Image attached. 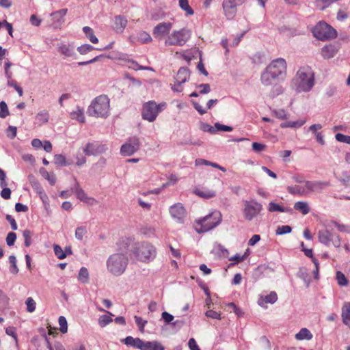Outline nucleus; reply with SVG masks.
Listing matches in <instances>:
<instances>
[{"label": "nucleus", "instance_id": "f257e3e1", "mask_svg": "<svg viewBox=\"0 0 350 350\" xmlns=\"http://www.w3.org/2000/svg\"><path fill=\"white\" fill-rule=\"evenodd\" d=\"M286 75V62L283 58L273 60L260 75L261 83L265 86L273 85L283 81Z\"/></svg>", "mask_w": 350, "mask_h": 350}, {"label": "nucleus", "instance_id": "f03ea898", "mask_svg": "<svg viewBox=\"0 0 350 350\" xmlns=\"http://www.w3.org/2000/svg\"><path fill=\"white\" fill-rule=\"evenodd\" d=\"M297 92H308L314 85V73L309 67H302L293 80Z\"/></svg>", "mask_w": 350, "mask_h": 350}, {"label": "nucleus", "instance_id": "7ed1b4c3", "mask_svg": "<svg viewBox=\"0 0 350 350\" xmlns=\"http://www.w3.org/2000/svg\"><path fill=\"white\" fill-rule=\"evenodd\" d=\"M131 253L137 260L143 262H149L153 260L157 256L156 248L147 242L133 244Z\"/></svg>", "mask_w": 350, "mask_h": 350}, {"label": "nucleus", "instance_id": "20e7f679", "mask_svg": "<svg viewBox=\"0 0 350 350\" xmlns=\"http://www.w3.org/2000/svg\"><path fill=\"white\" fill-rule=\"evenodd\" d=\"M109 98L106 95H100L92 100L87 113L90 116L106 118L109 113Z\"/></svg>", "mask_w": 350, "mask_h": 350}, {"label": "nucleus", "instance_id": "39448f33", "mask_svg": "<svg viewBox=\"0 0 350 350\" xmlns=\"http://www.w3.org/2000/svg\"><path fill=\"white\" fill-rule=\"evenodd\" d=\"M129 259L125 254L116 253L109 256L107 260V269L115 276H120L125 271Z\"/></svg>", "mask_w": 350, "mask_h": 350}, {"label": "nucleus", "instance_id": "423d86ee", "mask_svg": "<svg viewBox=\"0 0 350 350\" xmlns=\"http://www.w3.org/2000/svg\"><path fill=\"white\" fill-rule=\"evenodd\" d=\"M221 221V213L219 211H214L199 219L196 222L195 228L198 233L206 232L217 226Z\"/></svg>", "mask_w": 350, "mask_h": 350}, {"label": "nucleus", "instance_id": "0eeeda50", "mask_svg": "<svg viewBox=\"0 0 350 350\" xmlns=\"http://www.w3.org/2000/svg\"><path fill=\"white\" fill-rule=\"evenodd\" d=\"M262 210V205L255 200L243 201L242 213L244 219L247 221H252L256 219Z\"/></svg>", "mask_w": 350, "mask_h": 350}, {"label": "nucleus", "instance_id": "6e6552de", "mask_svg": "<svg viewBox=\"0 0 350 350\" xmlns=\"http://www.w3.org/2000/svg\"><path fill=\"white\" fill-rule=\"evenodd\" d=\"M313 35L320 40H327L335 38L337 36L336 31L325 22H319L313 29Z\"/></svg>", "mask_w": 350, "mask_h": 350}, {"label": "nucleus", "instance_id": "1a4fd4ad", "mask_svg": "<svg viewBox=\"0 0 350 350\" xmlns=\"http://www.w3.org/2000/svg\"><path fill=\"white\" fill-rule=\"evenodd\" d=\"M191 32L189 29L183 28L178 31H174L165 40V45L183 46L190 38Z\"/></svg>", "mask_w": 350, "mask_h": 350}, {"label": "nucleus", "instance_id": "9d476101", "mask_svg": "<svg viewBox=\"0 0 350 350\" xmlns=\"http://www.w3.org/2000/svg\"><path fill=\"white\" fill-rule=\"evenodd\" d=\"M165 106V103L157 105L154 101L151 100L146 103L143 105L142 116L143 119L150 122L155 120L159 113L161 111V107Z\"/></svg>", "mask_w": 350, "mask_h": 350}, {"label": "nucleus", "instance_id": "9b49d317", "mask_svg": "<svg viewBox=\"0 0 350 350\" xmlns=\"http://www.w3.org/2000/svg\"><path fill=\"white\" fill-rule=\"evenodd\" d=\"M331 225L327 224L325 229L321 230L318 232V239L319 241L329 246L331 243L336 247H340V239L338 234H335L332 233L329 228H331Z\"/></svg>", "mask_w": 350, "mask_h": 350}, {"label": "nucleus", "instance_id": "f8f14e48", "mask_svg": "<svg viewBox=\"0 0 350 350\" xmlns=\"http://www.w3.org/2000/svg\"><path fill=\"white\" fill-rule=\"evenodd\" d=\"M140 146L139 139L137 137L128 139L126 143L120 148V154L124 157H129L136 152Z\"/></svg>", "mask_w": 350, "mask_h": 350}, {"label": "nucleus", "instance_id": "ddd939ff", "mask_svg": "<svg viewBox=\"0 0 350 350\" xmlns=\"http://www.w3.org/2000/svg\"><path fill=\"white\" fill-rule=\"evenodd\" d=\"M246 0H224L222 7L225 16L228 19H232L237 14V7L242 5Z\"/></svg>", "mask_w": 350, "mask_h": 350}, {"label": "nucleus", "instance_id": "4468645a", "mask_svg": "<svg viewBox=\"0 0 350 350\" xmlns=\"http://www.w3.org/2000/svg\"><path fill=\"white\" fill-rule=\"evenodd\" d=\"M108 150L106 144L95 143H88L83 148V152L87 156L97 155L105 152Z\"/></svg>", "mask_w": 350, "mask_h": 350}, {"label": "nucleus", "instance_id": "2eb2a0df", "mask_svg": "<svg viewBox=\"0 0 350 350\" xmlns=\"http://www.w3.org/2000/svg\"><path fill=\"white\" fill-rule=\"evenodd\" d=\"M170 213L171 217L178 223H183L186 211L180 203H177L170 208Z\"/></svg>", "mask_w": 350, "mask_h": 350}, {"label": "nucleus", "instance_id": "dca6fc26", "mask_svg": "<svg viewBox=\"0 0 350 350\" xmlns=\"http://www.w3.org/2000/svg\"><path fill=\"white\" fill-rule=\"evenodd\" d=\"M330 185L328 181H309L305 182L306 194L310 192H321L325 187Z\"/></svg>", "mask_w": 350, "mask_h": 350}, {"label": "nucleus", "instance_id": "f3484780", "mask_svg": "<svg viewBox=\"0 0 350 350\" xmlns=\"http://www.w3.org/2000/svg\"><path fill=\"white\" fill-rule=\"evenodd\" d=\"M72 192H74L77 198L81 201L93 205L96 203V200L93 198L88 197L84 190L79 186V183L76 182L75 186L72 188Z\"/></svg>", "mask_w": 350, "mask_h": 350}, {"label": "nucleus", "instance_id": "a211bd4d", "mask_svg": "<svg viewBox=\"0 0 350 350\" xmlns=\"http://www.w3.org/2000/svg\"><path fill=\"white\" fill-rule=\"evenodd\" d=\"M171 28V23H161L154 28L153 35L155 38L161 39L165 35L169 33Z\"/></svg>", "mask_w": 350, "mask_h": 350}, {"label": "nucleus", "instance_id": "6ab92c4d", "mask_svg": "<svg viewBox=\"0 0 350 350\" xmlns=\"http://www.w3.org/2000/svg\"><path fill=\"white\" fill-rule=\"evenodd\" d=\"M190 72L189 70L185 67H181L179 68L176 76L174 79L178 83V86H180L183 83H185L189 77Z\"/></svg>", "mask_w": 350, "mask_h": 350}, {"label": "nucleus", "instance_id": "aec40b11", "mask_svg": "<svg viewBox=\"0 0 350 350\" xmlns=\"http://www.w3.org/2000/svg\"><path fill=\"white\" fill-rule=\"evenodd\" d=\"M127 25V20L122 16H116L114 18L113 29L117 33H122Z\"/></svg>", "mask_w": 350, "mask_h": 350}, {"label": "nucleus", "instance_id": "412c9836", "mask_svg": "<svg viewBox=\"0 0 350 350\" xmlns=\"http://www.w3.org/2000/svg\"><path fill=\"white\" fill-rule=\"evenodd\" d=\"M98 310L101 312H105L107 313V314L101 315L98 320L99 325L104 327L113 321L111 317H113V314L103 308H99Z\"/></svg>", "mask_w": 350, "mask_h": 350}, {"label": "nucleus", "instance_id": "4be33fe9", "mask_svg": "<svg viewBox=\"0 0 350 350\" xmlns=\"http://www.w3.org/2000/svg\"><path fill=\"white\" fill-rule=\"evenodd\" d=\"M278 300V295L275 291H271L269 295H265V297L261 296L260 299L258 301L259 305H263L262 302L266 304H274Z\"/></svg>", "mask_w": 350, "mask_h": 350}, {"label": "nucleus", "instance_id": "5701e85b", "mask_svg": "<svg viewBox=\"0 0 350 350\" xmlns=\"http://www.w3.org/2000/svg\"><path fill=\"white\" fill-rule=\"evenodd\" d=\"M337 52L336 47L334 45H326L322 49V55L325 59L333 57Z\"/></svg>", "mask_w": 350, "mask_h": 350}, {"label": "nucleus", "instance_id": "b1692460", "mask_svg": "<svg viewBox=\"0 0 350 350\" xmlns=\"http://www.w3.org/2000/svg\"><path fill=\"white\" fill-rule=\"evenodd\" d=\"M59 52L67 57H71L75 55L74 48L68 44H62L58 48Z\"/></svg>", "mask_w": 350, "mask_h": 350}, {"label": "nucleus", "instance_id": "393cba45", "mask_svg": "<svg viewBox=\"0 0 350 350\" xmlns=\"http://www.w3.org/2000/svg\"><path fill=\"white\" fill-rule=\"evenodd\" d=\"M268 211L269 212H281V213H291L292 212V209L289 208H285V207H282L280 205L273 202H269V205H268Z\"/></svg>", "mask_w": 350, "mask_h": 350}, {"label": "nucleus", "instance_id": "a878e982", "mask_svg": "<svg viewBox=\"0 0 350 350\" xmlns=\"http://www.w3.org/2000/svg\"><path fill=\"white\" fill-rule=\"evenodd\" d=\"M70 118L72 120H76L79 121V122H82V123L84 122H85V116H84L83 109L79 107H77L76 110H75L70 113Z\"/></svg>", "mask_w": 350, "mask_h": 350}, {"label": "nucleus", "instance_id": "bb28decb", "mask_svg": "<svg viewBox=\"0 0 350 350\" xmlns=\"http://www.w3.org/2000/svg\"><path fill=\"white\" fill-rule=\"evenodd\" d=\"M127 346H131L139 349L141 347L140 344L142 340L139 338H133L132 336H127L122 340Z\"/></svg>", "mask_w": 350, "mask_h": 350}, {"label": "nucleus", "instance_id": "cd10ccee", "mask_svg": "<svg viewBox=\"0 0 350 350\" xmlns=\"http://www.w3.org/2000/svg\"><path fill=\"white\" fill-rule=\"evenodd\" d=\"M294 208L301 212L303 215H306L310 212V207L307 202L299 201L294 204Z\"/></svg>", "mask_w": 350, "mask_h": 350}, {"label": "nucleus", "instance_id": "c85d7f7f", "mask_svg": "<svg viewBox=\"0 0 350 350\" xmlns=\"http://www.w3.org/2000/svg\"><path fill=\"white\" fill-rule=\"evenodd\" d=\"M67 13V9H61L51 14L53 19L56 21L59 25L64 23V17Z\"/></svg>", "mask_w": 350, "mask_h": 350}, {"label": "nucleus", "instance_id": "c756f323", "mask_svg": "<svg viewBox=\"0 0 350 350\" xmlns=\"http://www.w3.org/2000/svg\"><path fill=\"white\" fill-rule=\"evenodd\" d=\"M312 338V334L311 332L306 328H302L301 330L296 334L295 338L298 340H310Z\"/></svg>", "mask_w": 350, "mask_h": 350}, {"label": "nucleus", "instance_id": "7c9ffc66", "mask_svg": "<svg viewBox=\"0 0 350 350\" xmlns=\"http://www.w3.org/2000/svg\"><path fill=\"white\" fill-rule=\"evenodd\" d=\"M306 122V120H299L292 122H284L280 124L282 128H299Z\"/></svg>", "mask_w": 350, "mask_h": 350}, {"label": "nucleus", "instance_id": "2f4dec72", "mask_svg": "<svg viewBox=\"0 0 350 350\" xmlns=\"http://www.w3.org/2000/svg\"><path fill=\"white\" fill-rule=\"evenodd\" d=\"M83 31L92 43L96 44L98 42V38L94 35V31L91 27L85 26L83 28Z\"/></svg>", "mask_w": 350, "mask_h": 350}, {"label": "nucleus", "instance_id": "473e14b6", "mask_svg": "<svg viewBox=\"0 0 350 350\" xmlns=\"http://www.w3.org/2000/svg\"><path fill=\"white\" fill-rule=\"evenodd\" d=\"M287 191H288V193H290L291 194H293V195H296V194L300 195V196L306 195V187L301 188V187H299L298 185L288 186V187H287Z\"/></svg>", "mask_w": 350, "mask_h": 350}, {"label": "nucleus", "instance_id": "72a5a7b5", "mask_svg": "<svg viewBox=\"0 0 350 350\" xmlns=\"http://www.w3.org/2000/svg\"><path fill=\"white\" fill-rule=\"evenodd\" d=\"M342 318L345 324L350 320V303L345 302L342 308Z\"/></svg>", "mask_w": 350, "mask_h": 350}, {"label": "nucleus", "instance_id": "f704fd0d", "mask_svg": "<svg viewBox=\"0 0 350 350\" xmlns=\"http://www.w3.org/2000/svg\"><path fill=\"white\" fill-rule=\"evenodd\" d=\"M179 6L186 12L187 16H191L193 14V10L189 5L188 0H179Z\"/></svg>", "mask_w": 350, "mask_h": 350}, {"label": "nucleus", "instance_id": "c9c22d12", "mask_svg": "<svg viewBox=\"0 0 350 350\" xmlns=\"http://www.w3.org/2000/svg\"><path fill=\"white\" fill-rule=\"evenodd\" d=\"M336 279L337 280L338 284L340 286H346L349 284V280H347L345 274L340 271H338L336 272Z\"/></svg>", "mask_w": 350, "mask_h": 350}, {"label": "nucleus", "instance_id": "e433bc0d", "mask_svg": "<svg viewBox=\"0 0 350 350\" xmlns=\"http://www.w3.org/2000/svg\"><path fill=\"white\" fill-rule=\"evenodd\" d=\"M40 173L50 183L51 185H55L56 182V177L55 174H50L44 167L40 169Z\"/></svg>", "mask_w": 350, "mask_h": 350}, {"label": "nucleus", "instance_id": "4c0bfd02", "mask_svg": "<svg viewBox=\"0 0 350 350\" xmlns=\"http://www.w3.org/2000/svg\"><path fill=\"white\" fill-rule=\"evenodd\" d=\"M49 112L46 110H42L36 115V120L40 124L46 123L49 121Z\"/></svg>", "mask_w": 350, "mask_h": 350}, {"label": "nucleus", "instance_id": "58836bf2", "mask_svg": "<svg viewBox=\"0 0 350 350\" xmlns=\"http://www.w3.org/2000/svg\"><path fill=\"white\" fill-rule=\"evenodd\" d=\"M78 280L82 283H88L89 281V272L85 267H81L79 272Z\"/></svg>", "mask_w": 350, "mask_h": 350}, {"label": "nucleus", "instance_id": "ea45409f", "mask_svg": "<svg viewBox=\"0 0 350 350\" xmlns=\"http://www.w3.org/2000/svg\"><path fill=\"white\" fill-rule=\"evenodd\" d=\"M9 262L10 264V273L16 275L19 269L16 265V258L14 255H11L9 257Z\"/></svg>", "mask_w": 350, "mask_h": 350}, {"label": "nucleus", "instance_id": "a19ab883", "mask_svg": "<svg viewBox=\"0 0 350 350\" xmlns=\"http://www.w3.org/2000/svg\"><path fill=\"white\" fill-rule=\"evenodd\" d=\"M332 3H333L332 0H316L315 4L316 6L320 10H324L327 8H328Z\"/></svg>", "mask_w": 350, "mask_h": 350}, {"label": "nucleus", "instance_id": "79ce46f5", "mask_svg": "<svg viewBox=\"0 0 350 350\" xmlns=\"http://www.w3.org/2000/svg\"><path fill=\"white\" fill-rule=\"evenodd\" d=\"M338 180L345 187H350V174L347 172H343Z\"/></svg>", "mask_w": 350, "mask_h": 350}, {"label": "nucleus", "instance_id": "37998d69", "mask_svg": "<svg viewBox=\"0 0 350 350\" xmlns=\"http://www.w3.org/2000/svg\"><path fill=\"white\" fill-rule=\"evenodd\" d=\"M86 233V227L81 226L77 228L75 236L77 239L81 241Z\"/></svg>", "mask_w": 350, "mask_h": 350}, {"label": "nucleus", "instance_id": "c03bdc74", "mask_svg": "<svg viewBox=\"0 0 350 350\" xmlns=\"http://www.w3.org/2000/svg\"><path fill=\"white\" fill-rule=\"evenodd\" d=\"M10 114L8 105L5 101L0 102V118H5Z\"/></svg>", "mask_w": 350, "mask_h": 350}, {"label": "nucleus", "instance_id": "a18cd8bd", "mask_svg": "<svg viewBox=\"0 0 350 350\" xmlns=\"http://www.w3.org/2000/svg\"><path fill=\"white\" fill-rule=\"evenodd\" d=\"M137 39L142 43H148L152 40L150 36L145 31H140L138 33Z\"/></svg>", "mask_w": 350, "mask_h": 350}, {"label": "nucleus", "instance_id": "49530a36", "mask_svg": "<svg viewBox=\"0 0 350 350\" xmlns=\"http://www.w3.org/2000/svg\"><path fill=\"white\" fill-rule=\"evenodd\" d=\"M59 325V329L60 332L63 334H65L68 331V326H67V321L66 318L63 316H61L59 317L58 319Z\"/></svg>", "mask_w": 350, "mask_h": 350}, {"label": "nucleus", "instance_id": "de8ad7c7", "mask_svg": "<svg viewBox=\"0 0 350 350\" xmlns=\"http://www.w3.org/2000/svg\"><path fill=\"white\" fill-rule=\"evenodd\" d=\"M54 162L57 165H60V166L67 165V163H66L65 157L61 154H55L54 156Z\"/></svg>", "mask_w": 350, "mask_h": 350}, {"label": "nucleus", "instance_id": "09e8293b", "mask_svg": "<svg viewBox=\"0 0 350 350\" xmlns=\"http://www.w3.org/2000/svg\"><path fill=\"white\" fill-rule=\"evenodd\" d=\"M32 232L29 230H25L23 232V237L25 239V245L29 247L31 244Z\"/></svg>", "mask_w": 350, "mask_h": 350}, {"label": "nucleus", "instance_id": "8fccbe9b", "mask_svg": "<svg viewBox=\"0 0 350 350\" xmlns=\"http://www.w3.org/2000/svg\"><path fill=\"white\" fill-rule=\"evenodd\" d=\"M53 250H54V252H55V256L59 259H64V258H65L66 257V252H64L63 251V250L62 249V247L59 245H54Z\"/></svg>", "mask_w": 350, "mask_h": 350}, {"label": "nucleus", "instance_id": "3c124183", "mask_svg": "<svg viewBox=\"0 0 350 350\" xmlns=\"http://www.w3.org/2000/svg\"><path fill=\"white\" fill-rule=\"evenodd\" d=\"M141 232L144 234L150 237L154 234L155 228L152 226L146 225L141 228Z\"/></svg>", "mask_w": 350, "mask_h": 350}, {"label": "nucleus", "instance_id": "603ef678", "mask_svg": "<svg viewBox=\"0 0 350 350\" xmlns=\"http://www.w3.org/2000/svg\"><path fill=\"white\" fill-rule=\"evenodd\" d=\"M292 230V228L290 226H280L278 227L276 230V234L282 235L285 234L290 233Z\"/></svg>", "mask_w": 350, "mask_h": 350}, {"label": "nucleus", "instance_id": "864d4df0", "mask_svg": "<svg viewBox=\"0 0 350 350\" xmlns=\"http://www.w3.org/2000/svg\"><path fill=\"white\" fill-rule=\"evenodd\" d=\"M94 49V47L88 44H83L77 48V51L81 55L86 54L87 53H88Z\"/></svg>", "mask_w": 350, "mask_h": 350}, {"label": "nucleus", "instance_id": "5fc2aeb1", "mask_svg": "<svg viewBox=\"0 0 350 350\" xmlns=\"http://www.w3.org/2000/svg\"><path fill=\"white\" fill-rule=\"evenodd\" d=\"M27 305V310L29 312H33L36 310V302L32 297H28L25 301Z\"/></svg>", "mask_w": 350, "mask_h": 350}, {"label": "nucleus", "instance_id": "6e6d98bb", "mask_svg": "<svg viewBox=\"0 0 350 350\" xmlns=\"http://www.w3.org/2000/svg\"><path fill=\"white\" fill-rule=\"evenodd\" d=\"M335 138L339 142L350 144V136L349 135L338 133L335 135Z\"/></svg>", "mask_w": 350, "mask_h": 350}, {"label": "nucleus", "instance_id": "4d7b16f0", "mask_svg": "<svg viewBox=\"0 0 350 350\" xmlns=\"http://www.w3.org/2000/svg\"><path fill=\"white\" fill-rule=\"evenodd\" d=\"M16 239V234L13 232H10L8 234L6 237V243L8 246L14 245Z\"/></svg>", "mask_w": 350, "mask_h": 350}, {"label": "nucleus", "instance_id": "13d9d810", "mask_svg": "<svg viewBox=\"0 0 350 350\" xmlns=\"http://www.w3.org/2000/svg\"><path fill=\"white\" fill-rule=\"evenodd\" d=\"M31 185L33 188V189L40 196L41 198H43L42 196H46L42 186L40 185L38 180L31 184Z\"/></svg>", "mask_w": 350, "mask_h": 350}, {"label": "nucleus", "instance_id": "bf43d9fd", "mask_svg": "<svg viewBox=\"0 0 350 350\" xmlns=\"http://www.w3.org/2000/svg\"><path fill=\"white\" fill-rule=\"evenodd\" d=\"M31 185L33 188V189L40 196L41 198H43L42 196H46L42 186L40 185L38 180L31 184Z\"/></svg>", "mask_w": 350, "mask_h": 350}, {"label": "nucleus", "instance_id": "052dcab7", "mask_svg": "<svg viewBox=\"0 0 350 350\" xmlns=\"http://www.w3.org/2000/svg\"><path fill=\"white\" fill-rule=\"evenodd\" d=\"M31 185L33 188V189L40 196L41 198H43L42 196H46L42 186L40 185L38 180L31 184Z\"/></svg>", "mask_w": 350, "mask_h": 350}, {"label": "nucleus", "instance_id": "680f3d73", "mask_svg": "<svg viewBox=\"0 0 350 350\" xmlns=\"http://www.w3.org/2000/svg\"><path fill=\"white\" fill-rule=\"evenodd\" d=\"M134 318H135V323L139 327V329L141 332H143L145 325L147 324V321L144 320V319H142V318L137 317V316H135Z\"/></svg>", "mask_w": 350, "mask_h": 350}, {"label": "nucleus", "instance_id": "e2e57ef3", "mask_svg": "<svg viewBox=\"0 0 350 350\" xmlns=\"http://www.w3.org/2000/svg\"><path fill=\"white\" fill-rule=\"evenodd\" d=\"M252 146L253 150L257 153L264 151L266 148V146L265 144L258 143V142L252 143Z\"/></svg>", "mask_w": 350, "mask_h": 350}, {"label": "nucleus", "instance_id": "0e129e2a", "mask_svg": "<svg viewBox=\"0 0 350 350\" xmlns=\"http://www.w3.org/2000/svg\"><path fill=\"white\" fill-rule=\"evenodd\" d=\"M215 128L216 129L217 131H219L230 132L233 130V128L232 126L224 125L218 122L215 124Z\"/></svg>", "mask_w": 350, "mask_h": 350}, {"label": "nucleus", "instance_id": "69168bd1", "mask_svg": "<svg viewBox=\"0 0 350 350\" xmlns=\"http://www.w3.org/2000/svg\"><path fill=\"white\" fill-rule=\"evenodd\" d=\"M16 132L17 128L14 126H9L6 131L8 137H9L11 139H13L16 137Z\"/></svg>", "mask_w": 350, "mask_h": 350}, {"label": "nucleus", "instance_id": "338daca9", "mask_svg": "<svg viewBox=\"0 0 350 350\" xmlns=\"http://www.w3.org/2000/svg\"><path fill=\"white\" fill-rule=\"evenodd\" d=\"M273 113L279 119L284 120L287 118L286 113L284 109L274 110Z\"/></svg>", "mask_w": 350, "mask_h": 350}, {"label": "nucleus", "instance_id": "774afa93", "mask_svg": "<svg viewBox=\"0 0 350 350\" xmlns=\"http://www.w3.org/2000/svg\"><path fill=\"white\" fill-rule=\"evenodd\" d=\"M150 350H164L163 346L157 341H152L150 344H149Z\"/></svg>", "mask_w": 350, "mask_h": 350}]
</instances>
